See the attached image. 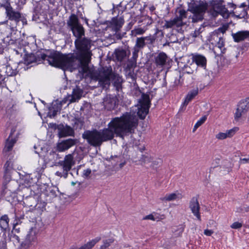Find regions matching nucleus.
I'll return each instance as SVG.
<instances>
[{
  "mask_svg": "<svg viewBox=\"0 0 249 249\" xmlns=\"http://www.w3.org/2000/svg\"><path fill=\"white\" fill-rule=\"evenodd\" d=\"M12 133L6 141L5 147L3 149V153H6L7 152L10 151L12 149V148L16 142L13 139L10 140V137Z\"/></svg>",
  "mask_w": 249,
  "mask_h": 249,
  "instance_id": "obj_34",
  "label": "nucleus"
},
{
  "mask_svg": "<svg viewBox=\"0 0 249 249\" xmlns=\"http://www.w3.org/2000/svg\"><path fill=\"white\" fill-rule=\"evenodd\" d=\"M14 51L16 52V53L17 54H18L20 53L19 52H18V50H16L15 48H14Z\"/></svg>",
  "mask_w": 249,
  "mask_h": 249,
  "instance_id": "obj_64",
  "label": "nucleus"
},
{
  "mask_svg": "<svg viewBox=\"0 0 249 249\" xmlns=\"http://www.w3.org/2000/svg\"><path fill=\"white\" fill-rule=\"evenodd\" d=\"M222 59H223V62H222V63L224 66L228 65L230 64V61L227 59H225L224 57H223L221 58V60Z\"/></svg>",
  "mask_w": 249,
  "mask_h": 249,
  "instance_id": "obj_60",
  "label": "nucleus"
},
{
  "mask_svg": "<svg viewBox=\"0 0 249 249\" xmlns=\"http://www.w3.org/2000/svg\"><path fill=\"white\" fill-rule=\"evenodd\" d=\"M150 162L152 163L151 167L153 169H157L159 166L161 165L162 163V160L160 158H158L155 160H153V159L152 158V160Z\"/></svg>",
  "mask_w": 249,
  "mask_h": 249,
  "instance_id": "obj_43",
  "label": "nucleus"
},
{
  "mask_svg": "<svg viewBox=\"0 0 249 249\" xmlns=\"http://www.w3.org/2000/svg\"><path fill=\"white\" fill-rule=\"evenodd\" d=\"M51 55V51H47L46 53L36 52L35 54L30 53L26 55L24 61L25 64L28 65L32 63H43L50 65V60Z\"/></svg>",
  "mask_w": 249,
  "mask_h": 249,
  "instance_id": "obj_8",
  "label": "nucleus"
},
{
  "mask_svg": "<svg viewBox=\"0 0 249 249\" xmlns=\"http://www.w3.org/2000/svg\"><path fill=\"white\" fill-rule=\"evenodd\" d=\"M78 142V141L76 139H68L62 140L57 143L55 149L58 152H64L75 145Z\"/></svg>",
  "mask_w": 249,
  "mask_h": 249,
  "instance_id": "obj_15",
  "label": "nucleus"
},
{
  "mask_svg": "<svg viewBox=\"0 0 249 249\" xmlns=\"http://www.w3.org/2000/svg\"><path fill=\"white\" fill-rule=\"evenodd\" d=\"M115 54L118 61H122L126 56V52L123 49L116 50Z\"/></svg>",
  "mask_w": 249,
  "mask_h": 249,
  "instance_id": "obj_36",
  "label": "nucleus"
},
{
  "mask_svg": "<svg viewBox=\"0 0 249 249\" xmlns=\"http://www.w3.org/2000/svg\"><path fill=\"white\" fill-rule=\"evenodd\" d=\"M124 22V19L122 18H112L110 22L112 30L115 32H118L123 25Z\"/></svg>",
  "mask_w": 249,
  "mask_h": 249,
  "instance_id": "obj_27",
  "label": "nucleus"
},
{
  "mask_svg": "<svg viewBox=\"0 0 249 249\" xmlns=\"http://www.w3.org/2000/svg\"><path fill=\"white\" fill-rule=\"evenodd\" d=\"M134 151L132 153V159L133 162H140L141 165L145 166L146 163H150L152 157L148 154H144L143 151L145 148L144 145L135 144L133 146Z\"/></svg>",
  "mask_w": 249,
  "mask_h": 249,
  "instance_id": "obj_6",
  "label": "nucleus"
},
{
  "mask_svg": "<svg viewBox=\"0 0 249 249\" xmlns=\"http://www.w3.org/2000/svg\"><path fill=\"white\" fill-rule=\"evenodd\" d=\"M18 188V182L15 180H11L3 185L2 194L6 197L10 196L13 194L16 193Z\"/></svg>",
  "mask_w": 249,
  "mask_h": 249,
  "instance_id": "obj_13",
  "label": "nucleus"
},
{
  "mask_svg": "<svg viewBox=\"0 0 249 249\" xmlns=\"http://www.w3.org/2000/svg\"><path fill=\"white\" fill-rule=\"evenodd\" d=\"M155 7L154 6L152 5L149 7V9L150 11L153 12L155 10Z\"/></svg>",
  "mask_w": 249,
  "mask_h": 249,
  "instance_id": "obj_61",
  "label": "nucleus"
},
{
  "mask_svg": "<svg viewBox=\"0 0 249 249\" xmlns=\"http://www.w3.org/2000/svg\"><path fill=\"white\" fill-rule=\"evenodd\" d=\"M214 40L218 41L216 42L215 45L213 48V52L216 56H221L224 54L226 51L224 46V40L222 37L218 36L217 33H214L211 37V40Z\"/></svg>",
  "mask_w": 249,
  "mask_h": 249,
  "instance_id": "obj_12",
  "label": "nucleus"
},
{
  "mask_svg": "<svg viewBox=\"0 0 249 249\" xmlns=\"http://www.w3.org/2000/svg\"><path fill=\"white\" fill-rule=\"evenodd\" d=\"M146 43L143 37H137L136 40V44L133 48L132 52L134 55L138 56V53L141 49H142L146 45Z\"/></svg>",
  "mask_w": 249,
  "mask_h": 249,
  "instance_id": "obj_23",
  "label": "nucleus"
},
{
  "mask_svg": "<svg viewBox=\"0 0 249 249\" xmlns=\"http://www.w3.org/2000/svg\"><path fill=\"white\" fill-rule=\"evenodd\" d=\"M84 122L81 118H76L75 124L79 126V128H81L84 125Z\"/></svg>",
  "mask_w": 249,
  "mask_h": 249,
  "instance_id": "obj_53",
  "label": "nucleus"
},
{
  "mask_svg": "<svg viewBox=\"0 0 249 249\" xmlns=\"http://www.w3.org/2000/svg\"><path fill=\"white\" fill-rule=\"evenodd\" d=\"M91 40L86 37L77 38L75 41V46L77 50L75 52L88 62L90 63L92 55L90 50Z\"/></svg>",
  "mask_w": 249,
  "mask_h": 249,
  "instance_id": "obj_5",
  "label": "nucleus"
},
{
  "mask_svg": "<svg viewBox=\"0 0 249 249\" xmlns=\"http://www.w3.org/2000/svg\"><path fill=\"white\" fill-rule=\"evenodd\" d=\"M232 36L235 42H239L247 38L246 31H239L232 34Z\"/></svg>",
  "mask_w": 249,
  "mask_h": 249,
  "instance_id": "obj_33",
  "label": "nucleus"
},
{
  "mask_svg": "<svg viewBox=\"0 0 249 249\" xmlns=\"http://www.w3.org/2000/svg\"><path fill=\"white\" fill-rule=\"evenodd\" d=\"M203 28L204 26L203 25H201V26L198 29H196L194 31L193 36L197 37L198 36L199 34L202 32Z\"/></svg>",
  "mask_w": 249,
  "mask_h": 249,
  "instance_id": "obj_52",
  "label": "nucleus"
},
{
  "mask_svg": "<svg viewBox=\"0 0 249 249\" xmlns=\"http://www.w3.org/2000/svg\"><path fill=\"white\" fill-rule=\"evenodd\" d=\"M139 105L138 107L137 115L141 119H144L149 112L150 100L148 94L142 93L139 100Z\"/></svg>",
  "mask_w": 249,
  "mask_h": 249,
  "instance_id": "obj_11",
  "label": "nucleus"
},
{
  "mask_svg": "<svg viewBox=\"0 0 249 249\" xmlns=\"http://www.w3.org/2000/svg\"><path fill=\"white\" fill-rule=\"evenodd\" d=\"M189 208L194 215L200 221L201 216L199 212L200 207L198 201V196H194L191 198L189 202Z\"/></svg>",
  "mask_w": 249,
  "mask_h": 249,
  "instance_id": "obj_17",
  "label": "nucleus"
},
{
  "mask_svg": "<svg viewBox=\"0 0 249 249\" xmlns=\"http://www.w3.org/2000/svg\"><path fill=\"white\" fill-rule=\"evenodd\" d=\"M75 163L73 153L66 155L64 160L60 161L58 163L62 167L63 172L61 173L57 171L56 173V175L58 176L63 177L66 178L68 177V172L71 169L72 166L75 164Z\"/></svg>",
  "mask_w": 249,
  "mask_h": 249,
  "instance_id": "obj_10",
  "label": "nucleus"
},
{
  "mask_svg": "<svg viewBox=\"0 0 249 249\" xmlns=\"http://www.w3.org/2000/svg\"><path fill=\"white\" fill-rule=\"evenodd\" d=\"M68 27L72 31L73 36L77 38L85 36V29L80 23L77 15L72 14L67 21Z\"/></svg>",
  "mask_w": 249,
  "mask_h": 249,
  "instance_id": "obj_7",
  "label": "nucleus"
},
{
  "mask_svg": "<svg viewBox=\"0 0 249 249\" xmlns=\"http://www.w3.org/2000/svg\"><path fill=\"white\" fill-rule=\"evenodd\" d=\"M118 99L116 96L107 95L103 100L104 106L107 110L114 109L117 105Z\"/></svg>",
  "mask_w": 249,
  "mask_h": 249,
  "instance_id": "obj_18",
  "label": "nucleus"
},
{
  "mask_svg": "<svg viewBox=\"0 0 249 249\" xmlns=\"http://www.w3.org/2000/svg\"><path fill=\"white\" fill-rule=\"evenodd\" d=\"M58 129V136L59 138L68 136H74V131L71 126L63 124L57 125L55 127Z\"/></svg>",
  "mask_w": 249,
  "mask_h": 249,
  "instance_id": "obj_16",
  "label": "nucleus"
},
{
  "mask_svg": "<svg viewBox=\"0 0 249 249\" xmlns=\"http://www.w3.org/2000/svg\"><path fill=\"white\" fill-rule=\"evenodd\" d=\"M214 13H219L224 18H228L229 17V12L225 6L217 5L214 7Z\"/></svg>",
  "mask_w": 249,
  "mask_h": 249,
  "instance_id": "obj_28",
  "label": "nucleus"
},
{
  "mask_svg": "<svg viewBox=\"0 0 249 249\" xmlns=\"http://www.w3.org/2000/svg\"><path fill=\"white\" fill-rule=\"evenodd\" d=\"M242 225L241 223L238 222H234L231 226V227L232 229H237L241 228Z\"/></svg>",
  "mask_w": 249,
  "mask_h": 249,
  "instance_id": "obj_54",
  "label": "nucleus"
},
{
  "mask_svg": "<svg viewBox=\"0 0 249 249\" xmlns=\"http://www.w3.org/2000/svg\"><path fill=\"white\" fill-rule=\"evenodd\" d=\"M182 198V196L179 193H172L166 194L164 196L160 197V199L162 201H171L177 199H180Z\"/></svg>",
  "mask_w": 249,
  "mask_h": 249,
  "instance_id": "obj_31",
  "label": "nucleus"
},
{
  "mask_svg": "<svg viewBox=\"0 0 249 249\" xmlns=\"http://www.w3.org/2000/svg\"><path fill=\"white\" fill-rule=\"evenodd\" d=\"M249 110V99H246L241 101L237 106L235 113L234 118L236 120H238L242 116L246 114Z\"/></svg>",
  "mask_w": 249,
  "mask_h": 249,
  "instance_id": "obj_14",
  "label": "nucleus"
},
{
  "mask_svg": "<svg viewBox=\"0 0 249 249\" xmlns=\"http://www.w3.org/2000/svg\"><path fill=\"white\" fill-rule=\"evenodd\" d=\"M113 238H110L103 241V245L101 246L100 249H106L109 247L114 242Z\"/></svg>",
  "mask_w": 249,
  "mask_h": 249,
  "instance_id": "obj_42",
  "label": "nucleus"
},
{
  "mask_svg": "<svg viewBox=\"0 0 249 249\" xmlns=\"http://www.w3.org/2000/svg\"><path fill=\"white\" fill-rule=\"evenodd\" d=\"M207 116H204L199 120H198L195 124L193 131L194 132L198 127L201 125L205 122Z\"/></svg>",
  "mask_w": 249,
  "mask_h": 249,
  "instance_id": "obj_46",
  "label": "nucleus"
},
{
  "mask_svg": "<svg viewBox=\"0 0 249 249\" xmlns=\"http://www.w3.org/2000/svg\"><path fill=\"white\" fill-rule=\"evenodd\" d=\"M138 57V56L137 55L134 56V53H132V57L128 60L125 67V71H129V73H130L131 71H133L134 68L136 66V61Z\"/></svg>",
  "mask_w": 249,
  "mask_h": 249,
  "instance_id": "obj_29",
  "label": "nucleus"
},
{
  "mask_svg": "<svg viewBox=\"0 0 249 249\" xmlns=\"http://www.w3.org/2000/svg\"><path fill=\"white\" fill-rule=\"evenodd\" d=\"M62 107L61 102L57 101L53 102L52 106L49 107L50 117H55L58 112H60Z\"/></svg>",
  "mask_w": 249,
  "mask_h": 249,
  "instance_id": "obj_24",
  "label": "nucleus"
},
{
  "mask_svg": "<svg viewBox=\"0 0 249 249\" xmlns=\"http://www.w3.org/2000/svg\"><path fill=\"white\" fill-rule=\"evenodd\" d=\"M12 30V28H11L7 24H2L0 26V31L4 36H6L7 35H9V34Z\"/></svg>",
  "mask_w": 249,
  "mask_h": 249,
  "instance_id": "obj_40",
  "label": "nucleus"
},
{
  "mask_svg": "<svg viewBox=\"0 0 249 249\" xmlns=\"http://www.w3.org/2000/svg\"><path fill=\"white\" fill-rule=\"evenodd\" d=\"M184 73H186L187 74V75H185V78L187 79H189V80H190L189 82V83H192L193 82V80L195 79V75H190V74H193V73H194V71L192 70V71H188V70H184Z\"/></svg>",
  "mask_w": 249,
  "mask_h": 249,
  "instance_id": "obj_48",
  "label": "nucleus"
},
{
  "mask_svg": "<svg viewBox=\"0 0 249 249\" xmlns=\"http://www.w3.org/2000/svg\"><path fill=\"white\" fill-rule=\"evenodd\" d=\"M218 14H219V13H214V11L212 12V15L213 16V17H216Z\"/></svg>",
  "mask_w": 249,
  "mask_h": 249,
  "instance_id": "obj_62",
  "label": "nucleus"
},
{
  "mask_svg": "<svg viewBox=\"0 0 249 249\" xmlns=\"http://www.w3.org/2000/svg\"><path fill=\"white\" fill-rule=\"evenodd\" d=\"M5 73L7 76H12L16 75L17 71L16 70L13 69L10 66H6Z\"/></svg>",
  "mask_w": 249,
  "mask_h": 249,
  "instance_id": "obj_45",
  "label": "nucleus"
},
{
  "mask_svg": "<svg viewBox=\"0 0 249 249\" xmlns=\"http://www.w3.org/2000/svg\"><path fill=\"white\" fill-rule=\"evenodd\" d=\"M101 237H97L82 246L78 249H91L95 245L101 240Z\"/></svg>",
  "mask_w": 249,
  "mask_h": 249,
  "instance_id": "obj_35",
  "label": "nucleus"
},
{
  "mask_svg": "<svg viewBox=\"0 0 249 249\" xmlns=\"http://www.w3.org/2000/svg\"><path fill=\"white\" fill-rule=\"evenodd\" d=\"M0 6L5 8L7 15L10 19L18 21L20 18V14L19 12L13 11L8 1L5 4H0Z\"/></svg>",
  "mask_w": 249,
  "mask_h": 249,
  "instance_id": "obj_20",
  "label": "nucleus"
},
{
  "mask_svg": "<svg viewBox=\"0 0 249 249\" xmlns=\"http://www.w3.org/2000/svg\"><path fill=\"white\" fill-rule=\"evenodd\" d=\"M92 82H97V86L103 89H107L110 85V80L113 81V85L117 91L122 90L123 79L119 74L113 72L111 66L103 67L98 71L90 72Z\"/></svg>",
  "mask_w": 249,
  "mask_h": 249,
  "instance_id": "obj_3",
  "label": "nucleus"
},
{
  "mask_svg": "<svg viewBox=\"0 0 249 249\" xmlns=\"http://www.w3.org/2000/svg\"><path fill=\"white\" fill-rule=\"evenodd\" d=\"M185 24L183 21H180L177 17L173 19L170 20H165V23L164 25V27L165 28H171L173 27H181Z\"/></svg>",
  "mask_w": 249,
  "mask_h": 249,
  "instance_id": "obj_22",
  "label": "nucleus"
},
{
  "mask_svg": "<svg viewBox=\"0 0 249 249\" xmlns=\"http://www.w3.org/2000/svg\"><path fill=\"white\" fill-rule=\"evenodd\" d=\"M125 162L120 163V168L123 167L124 166V165L125 164Z\"/></svg>",
  "mask_w": 249,
  "mask_h": 249,
  "instance_id": "obj_63",
  "label": "nucleus"
},
{
  "mask_svg": "<svg viewBox=\"0 0 249 249\" xmlns=\"http://www.w3.org/2000/svg\"><path fill=\"white\" fill-rule=\"evenodd\" d=\"M145 31V30H144L143 29L141 28H138L132 30L131 32L132 34H133L135 36H136L137 35H141L143 34Z\"/></svg>",
  "mask_w": 249,
  "mask_h": 249,
  "instance_id": "obj_51",
  "label": "nucleus"
},
{
  "mask_svg": "<svg viewBox=\"0 0 249 249\" xmlns=\"http://www.w3.org/2000/svg\"><path fill=\"white\" fill-rule=\"evenodd\" d=\"M167 59L166 54L163 52H161L155 57V63L158 66H163L165 64Z\"/></svg>",
  "mask_w": 249,
  "mask_h": 249,
  "instance_id": "obj_30",
  "label": "nucleus"
},
{
  "mask_svg": "<svg viewBox=\"0 0 249 249\" xmlns=\"http://www.w3.org/2000/svg\"><path fill=\"white\" fill-rule=\"evenodd\" d=\"M198 93V88H196V89H193L191 91H190L185 99V101L183 103L182 105V107H183L184 106H186L189 102H190L192 99H193L196 96Z\"/></svg>",
  "mask_w": 249,
  "mask_h": 249,
  "instance_id": "obj_32",
  "label": "nucleus"
},
{
  "mask_svg": "<svg viewBox=\"0 0 249 249\" xmlns=\"http://www.w3.org/2000/svg\"><path fill=\"white\" fill-rule=\"evenodd\" d=\"M24 203L29 207H36V209L40 208L39 206H37L39 204H36V200L34 197L30 196L29 197H27L25 199Z\"/></svg>",
  "mask_w": 249,
  "mask_h": 249,
  "instance_id": "obj_38",
  "label": "nucleus"
},
{
  "mask_svg": "<svg viewBox=\"0 0 249 249\" xmlns=\"http://www.w3.org/2000/svg\"><path fill=\"white\" fill-rule=\"evenodd\" d=\"M156 219H157V218H155L152 214H150L149 215H146L142 218L143 220H155Z\"/></svg>",
  "mask_w": 249,
  "mask_h": 249,
  "instance_id": "obj_56",
  "label": "nucleus"
},
{
  "mask_svg": "<svg viewBox=\"0 0 249 249\" xmlns=\"http://www.w3.org/2000/svg\"><path fill=\"white\" fill-rule=\"evenodd\" d=\"M143 38H144L145 41L146 43V44H147L152 45L155 42V40H156V36L154 35V36L150 35L149 36H144V37H143Z\"/></svg>",
  "mask_w": 249,
  "mask_h": 249,
  "instance_id": "obj_47",
  "label": "nucleus"
},
{
  "mask_svg": "<svg viewBox=\"0 0 249 249\" xmlns=\"http://www.w3.org/2000/svg\"><path fill=\"white\" fill-rule=\"evenodd\" d=\"M6 249V242L5 239L0 241V249Z\"/></svg>",
  "mask_w": 249,
  "mask_h": 249,
  "instance_id": "obj_55",
  "label": "nucleus"
},
{
  "mask_svg": "<svg viewBox=\"0 0 249 249\" xmlns=\"http://www.w3.org/2000/svg\"><path fill=\"white\" fill-rule=\"evenodd\" d=\"M138 124L137 117L131 112H125L120 117L112 119L107 128L98 130H87L82 134V138L93 147H100L102 143L112 140L115 135L124 139L125 136L134 133Z\"/></svg>",
  "mask_w": 249,
  "mask_h": 249,
  "instance_id": "obj_1",
  "label": "nucleus"
},
{
  "mask_svg": "<svg viewBox=\"0 0 249 249\" xmlns=\"http://www.w3.org/2000/svg\"><path fill=\"white\" fill-rule=\"evenodd\" d=\"M50 65L73 71L78 70L83 76L88 72L89 64L77 53L62 54L56 51H51Z\"/></svg>",
  "mask_w": 249,
  "mask_h": 249,
  "instance_id": "obj_2",
  "label": "nucleus"
},
{
  "mask_svg": "<svg viewBox=\"0 0 249 249\" xmlns=\"http://www.w3.org/2000/svg\"><path fill=\"white\" fill-rule=\"evenodd\" d=\"M178 16L176 17L180 20L183 21V19L187 18V12L184 9H181L178 11Z\"/></svg>",
  "mask_w": 249,
  "mask_h": 249,
  "instance_id": "obj_50",
  "label": "nucleus"
},
{
  "mask_svg": "<svg viewBox=\"0 0 249 249\" xmlns=\"http://www.w3.org/2000/svg\"><path fill=\"white\" fill-rule=\"evenodd\" d=\"M9 218L7 215H4L0 218V227L2 230H6L9 227Z\"/></svg>",
  "mask_w": 249,
  "mask_h": 249,
  "instance_id": "obj_37",
  "label": "nucleus"
},
{
  "mask_svg": "<svg viewBox=\"0 0 249 249\" xmlns=\"http://www.w3.org/2000/svg\"><path fill=\"white\" fill-rule=\"evenodd\" d=\"M9 34V37L11 39L15 41H17V42H18V43H20V41H22L20 39L21 34L20 32H18L17 30L14 31L12 29V31H11Z\"/></svg>",
  "mask_w": 249,
  "mask_h": 249,
  "instance_id": "obj_39",
  "label": "nucleus"
},
{
  "mask_svg": "<svg viewBox=\"0 0 249 249\" xmlns=\"http://www.w3.org/2000/svg\"><path fill=\"white\" fill-rule=\"evenodd\" d=\"M12 233L11 237L12 240L17 241L18 243L20 242L17 249H29L37 238L36 228H31L25 234L24 231L19 227L18 222L14 224Z\"/></svg>",
  "mask_w": 249,
  "mask_h": 249,
  "instance_id": "obj_4",
  "label": "nucleus"
},
{
  "mask_svg": "<svg viewBox=\"0 0 249 249\" xmlns=\"http://www.w3.org/2000/svg\"><path fill=\"white\" fill-rule=\"evenodd\" d=\"M213 233V231L212 230L208 229L205 230L204 232V233L207 236H211Z\"/></svg>",
  "mask_w": 249,
  "mask_h": 249,
  "instance_id": "obj_59",
  "label": "nucleus"
},
{
  "mask_svg": "<svg viewBox=\"0 0 249 249\" xmlns=\"http://www.w3.org/2000/svg\"><path fill=\"white\" fill-rule=\"evenodd\" d=\"M58 192V188L56 187H47L41 195V197L46 198L45 201L46 203L50 202L57 196V193Z\"/></svg>",
  "mask_w": 249,
  "mask_h": 249,
  "instance_id": "obj_19",
  "label": "nucleus"
},
{
  "mask_svg": "<svg viewBox=\"0 0 249 249\" xmlns=\"http://www.w3.org/2000/svg\"><path fill=\"white\" fill-rule=\"evenodd\" d=\"M83 93V90L79 87H76L73 89L72 94L69 95L67 100L69 101V104L78 101L82 97Z\"/></svg>",
  "mask_w": 249,
  "mask_h": 249,
  "instance_id": "obj_21",
  "label": "nucleus"
},
{
  "mask_svg": "<svg viewBox=\"0 0 249 249\" xmlns=\"http://www.w3.org/2000/svg\"><path fill=\"white\" fill-rule=\"evenodd\" d=\"M228 28H229L228 24H226L223 25L221 27H219L216 30H215L213 33V34L216 33L217 34V36H218L219 33H222V34L225 33V32L228 30Z\"/></svg>",
  "mask_w": 249,
  "mask_h": 249,
  "instance_id": "obj_49",
  "label": "nucleus"
},
{
  "mask_svg": "<svg viewBox=\"0 0 249 249\" xmlns=\"http://www.w3.org/2000/svg\"><path fill=\"white\" fill-rule=\"evenodd\" d=\"M91 170L89 169H87L84 171L83 175L86 177H88L91 174Z\"/></svg>",
  "mask_w": 249,
  "mask_h": 249,
  "instance_id": "obj_58",
  "label": "nucleus"
},
{
  "mask_svg": "<svg viewBox=\"0 0 249 249\" xmlns=\"http://www.w3.org/2000/svg\"><path fill=\"white\" fill-rule=\"evenodd\" d=\"M237 129L238 128L237 127H234L232 129L227 130L225 133L219 132L215 135V138L220 140H222L227 138H231L235 134Z\"/></svg>",
  "mask_w": 249,
  "mask_h": 249,
  "instance_id": "obj_26",
  "label": "nucleus"
},
{
  "mask_svg": "<svg viewBox=\"0 0 249 249\" xmlns=\"http://www.w3.org/2000/svg\"><path fill=\"white\" fill-rule=\"evenodd\" d=\"M192 60L193 62H195L198 66L204 68H206L207 60L204 56L198 54H193Z\"/></svg>",
  "mask_w": 249,
  "mask_h": 249,
  "instance_id": "obj_25",
  "label": "nucleus"
},
{
  "mask_svg": "<svg viewBox=\"0 0 249 249\" xmlns=\"http://www.w3.org/2000/svg\"><path fill=\"white\" fill-rule=\"evenodd\" d=\"M78 174V169L75 168H74L71 169V174L72 176H74L75 175H77Z\"/></svg>",
  "mask_w": 249,
  "mask_h": 249,
  "instance_id": "obj_57",
  "label": "nucleus"
},
{
  "mask_svg": "<svg viewBox=\"0 0 249 249\" xmlns=\"http://www.w3.org/2000/svg\"><path fill=\"white\" fill-rule=\"evenodd\" d=\"M5 174L9 173L13 169V163L10 160H7L4 166Z\"/></svg>",
  "mask_w": 249,
  "mask_h": 249,
  "instance_id": "obj_44",
  "label": "nucleus"
},
{
  "mask_svg": "<svg viewBox=\"0 0 249 249\" xmlns=\"http://www.w3.org/2000/svg\"><path fill=\"white\" fill-rule=\"evenodd\" d=\"M207 9V3H202L199 4H196L195 3H190L188 11L193 14L192 22L196 23L202 21L204 18V15Z\"/></svg>",
  "mask_w": 249,
  "mask_h": 249,
  "instance_id": "obj_9",
  "label": "nucleus"
},
{
  "mask_svg": "<svg viewBox=\"0 0 249 249\" xmlns=\"http://www.w3.org/2000/svg\"><path fill=\"white\" fill-rule=\"evenodd\" d=\"M2 40L3 41V43L8 46L20 44V43H18V42H17V41H15L14 40L10 38L9 35H7L6 36L3 37Z\"/></svg>",
  "mask_w": 249,
  "mask_h": 249,
  "instance_id": "obj_41",
  "label": "nucleus"
}]
</instances>
